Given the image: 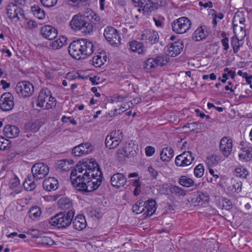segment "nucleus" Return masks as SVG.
Masks as SVG:
<instances>
[{
    "label": "nucleus",
    "instance_id": "2f4dec72",
    "mask_svg": "<svg viewBox=\"0 0 252 252\" xmlns=\"http://www.w3.org/2000/svg\"><path fill=\"white\" fill-rule=\"evenodd\" d=\"M160 158L163 161H169L174 156L173 150L170 147H165L161 151Z\"/></svg>",
    "mask_w": 252,
    "mask_h": 252
},
{
    "label": "nucleus",
    "instance_id": "c85d7f7f",
    "mask_svg": "<svg viewBox=\"0 0 252 252\" xmlns=\"http://www.w3.org/2000/svg\"><path fill=\"white\" fill-rule=\"evenodd\" d=\"M208 36V33L205 31L203 27H198L192 34V39L196 41H200L205 39Z\"/></svg>",
    "mask_w": 252,
    "mask_h": 252
},
{
    "label": "nucleus",
    "instance_id": "39448f33",
    "mask_svg": "<svg viewBox=\"0 0 252 252\" xmlns=\"http://www.w3.org/2000/svg\"><path fill=\"white\" fill-rule=\"evenodd\" d=\"M69 24L73 31H80L85 34H90L93 31V25L86 21L85 17L80 14L74 15Z\"/></svg>",
    "mask_w": 252,
    "mask_h": 252
},
{
    "label": "nucleus",
    "instance_id": "473e14b6",
    "mask_svg": "<svg viewBox=\"0 0 252 252\" xmlns=\"http://www.w3.org/2000/svg\"><path fill=\"white\" fill-rule=\"evenodd\" d=\"M106 56L105 53H99L97 55L92 59L93 64L96 67H100L106 61Z\"/></svg>",
    "mask_w": 252,
    "mask_h": 252
},
{
    "label": "nucleus",
    "instance_id": "423d86ee",
    "mask_svg": "<svg viewBox=\"0 0 252 252\" xmlns=\"http://www.w3.org/2000/svg\"><path fill=\"white\" fill-rule=\"evenodd\" d=\"M56 105V99L47 88L42 89L39 92L36 100V106L44 110H49Z\"/></svg>",
    "mask_w": 252,
    "mask_h": 252
},
{
    "label": "nucleus",
    "instance_id": "a211bd4d",
    "mask_svg": "<svg viewBox=\"0 0 252 252\" xmlns=\"http://www.w3.org/2000/svg\"><path fill=\"white\" fill-rule=\"evenodd\" d=\"M183 47L184 45L182 41H176L167 46L166 53L168 56L174 57L180 54Z\"/></svg>",
    "mask_w": 252,
    "mask_h": 252
},
{
    "label": "nucleus",
    "instance_id": "cd10ccee",
    "mask_svg": "<svg viewBox=\"0 0 252 252\" xmlns=\"http://www.w3.org/2000/svg\"><path fill=\"white\" fill-rule=\"evenodd\" d=\"M58 205L62 210L67 212L69 210H74L72 208V201L66 197H62L58 200Z\"/></svg>",
    "mask_w": 252,
    "mask_h": 252
},
{
    "label": "nucleus",
    "instance_id": "338daca9",
    "mask_svg": "<svg viewBox=\"0 0 252 252\" xmlns=\"http://www.w3.org/2000/svg\"><path fill=\"white\" fill-rule=\"evenodd\" d=\"M27 25L30 28H34L37 26L36 23L32 20L29 21L27 23Z\"/></svg>",
    "mask_w": 252,
    "mask_h": 252
},
{
    "label": "nucleus",
    "instance_id": "6e6552de",
    "mask_svg": "<svg viewBox=\"0 0 252 252\" xmlns=\"http://www.w3.org/2000/svg\"><path fill=\"white\" fill-rule=\"evenodd\" d=\"M103 34L106 40L111 45L117 47L121 44V36L115 28L109 26L106 27Z\"/></svg>",
    "mask_w": 252,
    "mask_h": 252
},
{
    "label": "nucleus",
    "instance_id": "f704fd0d",
    "mask_svg": "<svg viewBox=\"0 0 252 252\" xmlns=\"http://www.w3.org/2000/svg\"><path fill=\"white\" fill-rule=\"evenodd\" d=\"M31 11L33 15L39 19L42 20L45 17V11L38 5H34L31 7Z\"/></svg>",
    "mask_w": 252,
    "mask_h": 252
},
{
    "label": "nucleus",
    "instance_id": "4be33fe9",
    "mask_svg": "<svg viewBox=\"0 0 252 252\" xmlns=\"http://www.w3.org/2000/svg\"><path fill=\"white\" fill-rule=\"evenodd\" d=\"M145 207V212L143 214L144 218L152 216L155 212L157 207L155 200L151 199L144 202Z\"/></svg>",
    "mask_w": 252,
    "mask_h": 252
},
{
    "label": "nucleus",
    "instance_id": "5fc2aeb1",
    "mask_svg": "<svg viewBox=\"0 0 252 252\" xmlns=\"http://www.w3.org/2000/svg\"><path fill=\"white\" fill-rule=\"evenodd\" d=\"M20 184V181L18 177H14L11 179L9 182V187L11 189L17 187Z\"/></svg>",
    "mask_w": 252,
    "mask_h": 252
},
{
    "label": "nucleus",
    "instance_id": "9d476101",
    "mask_svg": "<svg viewBox=\"0 0 252 252\" xmlns=\"http://www.w3.org/2000/svg\"><path fill=\"white\" fill-rule=\"evenodd\" d=\"M31 171L33 179L37 180L44 178L48 174L49 168L47 165L43 162H38L32 165Z\"/></svg>",
    "mask_w": 252,
    "mask_h": 252
},
{
    "label": "nucleus",
    "instance_id": "58836bf2",
    "mask_svg": "<svg viewBox=\"0 0 252 252\" xmlns=\"http://www.w3.org/2000/svg\"><path fill=\"white\" fill-rule=\"evenodd\" d=\"M221 160V157L217 155L213 154L209 156L206 158V163L209 167L211 166L216 165Z\"/></svg>",
    "mask_w": 252,
    "mask_h": 252
},
{
    "label": "nucleus",
    "instance_id": "6ab92c4d",
    "mask_svg": "<svg viewBox=\"0 0 252 252\" xmlns=\"http://www.w3.org/2000/svg\"><path fill=\"white\" fill-rule=\"evenodd\" d=\"M132 152L131 147L129 144H123L119 148L117 154L116 158L119 161H124L126 158H128Z\"/></svg>",
    "mask_w": 252,
    "mask_h": 252
},
{
    "label": "nucleus",
    "instance_id": "49530a36",
    "mask_svg": "<svg viewBox=\"0 0 252 252\" xmlns=\"http://www.w3.org/2000/svg\"><path fill=\"white\" fill-rule=\"evenodd\" d=\"M235 173L237 176L246 178L249 175L248 171L243 167H238L235 169Z\"/></svg>",
    "mask_w": 252,
    "mask_h": 252
},
{
    "label": "nucleus",
    "instance_id": "7ed1b4c3",
    "mask_svg": "<svg viewBox=\"0 0 252 252\" xmlns=\"http://www.w3.org/2000/svg\"><path fill=\"white\" fill-rule=\"evenodd\" d=\"M70 180L73 186L80 191L91 192L98 188V182L94 183L89 178L85 177L84 172L79 174L76 166L71 172Z\"/></svg>",
    "mask_w": 252,
    "mask_h": 252
},
{
    "label": "nucleus",
    "instance_id": "864d4df0",
    "mask_svg": "<svg viewBox=\"0 0 252 252\" xmlns=\"http://www.w3.org/2000/svg\"><path fill=\"white\" fill-rule=\"evenodd\" d=\"M221 35L223 37V38L221 40V42L222 43V45L224 46V50L225 51H227L229 47L228 44V38L226 37V34L224 32H222L221 34Z\"/></svg>",
    "mask_w": 252,
    "mask_h": 252
},
{
    "label": "nucleus",
    "instance_id": "5701e85b",
    "mask_svg": "<svg viewBox=\"0 0 252 252\" xmlns=\"http://www.w3.org/2000/svg\"><path fill=\"white\" fill-rule=\"evenodd\" d=\"M58 187V181L54 177H49L43 181V187L47 191L55 190Z\"/></svg>",
    "mask_w": 252,
    "mask_h": 252
},
{
    "label": "nucleus",
    "instance_id": "f257e3e1",
    "mask_svg": "<svg viewBox=\"0 0 252 252\" xmlns=\"http://www.w3.org/2000/svg\"><path fill=\"white\" fill-rule=\"evenodd\" d=\"M95 49L94 44L91 41L81 38L72 41L68 50L70 56L76 60L84 59L92 55Z\"/></svg>",
    "mask_w": 252,
    "mask_h": 252
},
{
    "label": "nucleus",
    "instance_id": "bf43d9fd",
    "mask_svg": "<svg viewBox=\"0 0 252 252\" xmlns=\"http://www.w3.org/2000/svg\"><path fill=\"white\" fill-rule=\"evenodd\" d=\"M148 169L149 172L150 173L152 178L153 179H156L157 176L158 175L157 171L152 166H149Z\"/></svg>",
    "mask_w": 252,
    "mask_h": 252
},
{
    "label": "nucleus",
    "instance_id": "774afa93",
    "mask_svg": "<svg viewBox=\"0 0 252 252\" xmlns=\"http://www.w3.org/2000/svg\"><path fill=\"white\" fill-rule=\"evenodd\" d=\"M141 100V98L137 97L133 98L132 100H131L130 101V102L132 105H135V104H137L139 103H140Z\"/></svg>",
    "mask_w": 252,
    "mask_h": 252
},
{
    "label": "nucleus",
    "instance_id": "e2e57ef3",
    "mask_svg": "<svg viewBox=\"0 0 252 252\" xmlns=\"http://www.w3.org/2000/svg\"><path fill=\"white\" fill-rule=\"evenodd\" d=\"M201 124H199L198 122H194L192 123H188L183 126V128H194L196 126H198L199 125H201Z\"/></svg>",
    "mask_w": 252,
    "mask_h": 252
},
{
    "label": "nucleus",
    "instance_id": "2eb2a0df",
    "mask_svg": "<svg viewBox=\"0 0 252 252\" xmlns=\"http://www.w3.org/2000/svg\"><path fill=\"white\" fill-rule=\"evenodd\" d=\"M7 16L10 19L17 18L20 19V16L24 17L23 10L13 3H9L6 7Z\"/></svg>",
    "mask_w": 252,
    "mask_h": 252
},
{
    "label": "nucleus",
    "instance_id": "79ce46f5",
    "mask_svg": "<svg viewBox=\"0 0 252 252\" xmlns=\"http://www.w3.org/2000/svg\"><path fill=\"white\" fill-rule=\"evenodd\" d=\"M30 217L33 220L38 218L41 214L40 208L38 206L32 207L29 212Z\"/></svg>",
    "mask_w": 252,
    "mask_h": 252
},
{
    "label": "nucleus",
    "instance_id": "3c124183",
    "mask_svg": "<svg viewBox=\"0 0 252 252\" xmlns=\"http://www.w3.org/2000/svg\"><path fill=\"white\" fill-rule=\"evenodd\" d=\"M9 140L3 137H0V150H6L10 147Z\"/></svg>",
    "mask_w": 252,
    "mask_h": 252
},
{
    "label": "nucleus",
    "instance_id": "de8ad7c7",
    "mask_svg": "<svg viewBox=\"0 0 252 252\" xmlns=\"http://www.w3.org/2000/svg\"><path fill=\"white\" fill-rule=\"evenodd\" d=\"M81 145H78L75 146L72 149V154L76 157H80L82 155H85V153H87L88 150L87 151L82 149Z\"/></svg>",
    "mask_w": 252,
    "mask_h": 252
},
{
    "label": "nucleus",
    "instance_id": "8fccbe9b",
    "mask_svg": "<svg viewBox=\"0 0 252 252\" xmlns=\"http://www.w3.org/2000/svg\"><path fill=\"white\" fill-rule=\"evenodd\" d=\"M39 238L40 239L39 242L43 245L52 246L54 244V241L49 237L44 236Z\"/></svg>",
    "mask_w": 252,
    "mask_h": 252
},
{
    "label": "nucleus",
    "instance_id": "603ef678",
    "mask_svg": "<svg viewBox=\"0 0 252 252\" xmlns=\"http://www.w3.org/2000/svg\"><path fill=\"white\" fill-rule=\"evenodd\" d=\"M40 1L44 7L51 8L56 5L58 0H40Z\"/></svg>",
    "mask_w": 252,
    "mask_h": 252
},
{
    "label": "nucleus",
    "instance_id": "c756f323",
    "mask_svg": "<svg viewBox=\"0 0 252 252\" xmlns=\"http://www.w3.org/2000/svg\"><path fill=\"white\" fill-rule=\"evenodd\" d=\"M245 21L244 18H240L239 15H235L234 17L233 21V31L235 32V31L240 29L242 32L245 29V25L244 24Z\"/></svg>",
    "mask_w": 252,
    "mask_h": 252
},
{
    "label": "nucleus",
    "instance_id": "4d7b16f0",
    "mask_svg": "<svg viewBox=\"0 0 252 252\" xmlns=\"http://www.w3.org/2000/svg\"><path fill=\"white\" fill-rule=\"evenodd\" d=\"M79 145H81L82 146L81 148L82 150H84L86 151L88 150L87 153H85V155L90 153L93 150V146L89 143H82Z\"/></svg>",
    "mask_w": 252,
    "mask_h": 252
},
{
    "label": "nucleus",
    "instance_id": "72a5a7b5",
    "mask_svg": "<svg viewBox=\"0 0 252 252\" xmlns=\"http://www.w3.org/2000/svg\"><path fill=\"white\" fill-rule=\"evenodd\" d=\"M140 7L144 12L147 13L154 11L156 7L151 0H141Z\"/></svg>",
    "mask_w": 252,
    "mask_h": 252
},
{
    "label": "nucleus",
    "instance_id": "f8f14e48",
    "mask_svg": "<svg viewBox=\"0 0 252 252\" xmlns=\"http://www.w3.org/2000/svg\"><path fill=\"white\" fill-rule=\"evenodd\" d=\"M194 159L190 151H185L176 157L175 162L177 166L184 167L191 164Z\"/></svg>",
    "mask_w": 252,
    "mask_h": 252
},
{
    "label": "nucleus",
    "instance_id": "13d9d810",
    "mask_svg": "<svg viewBox=\"0 0 252 252\" xmlns=\"http://www.w3.org/2000/svg\"><path fill=\"white\" fill-rule=\"evenodd\" d=\"M155 152V149L153 146H148L145 148V153L147 157H151L154 155Z\"/></svg>",
    "mask_w": 252,
    "mask_h": 252
},
{
    "label": "nucleus",
    "instance_id": "37998d69",
    "mask_svg": "<svg viewBox=\"0 0 252 252\" xmlns=\"http://www.w3.org/2000/svg\"><path fill=\"white\" fill-rule=\"evenodd\" d=\"M144 66L145 68L153 71L157 68L155 60L154 58H149L144 62Z\"/></svg>",
    "mask_w": 252,
    "mask_h": 252
},
{
    "label": "nucleus",
    "instance_id": "dca6fc26",
    "mask_svg": "<svg viewBox=\"0 0 252 252\" xmlns=\"http://www.w3.org/2000/svg\"><path fill=\"white\" fill-rule=\"evenodd\" d=\"M40 34L41 36L48 40H53L58 35V31L54 27L50 25H45L40 28Z\"/></svg>",
    "mask_w": 252,
    "mask_h": 252
},
{
    "label": "nucleus",
    "instance_id": "f03ea898",
    "mask_svg": "<svg viewBox=\"0 0 252 252\" xmlns=\"http://www.w3.org/2000/svg\"><path fill=\"white\" fill-rule=\"evenodd\" d=\"M79 174L84 172V176L89 178L94 183L98 182V187L102 183V173L97 162L92 159H87L81 164L76 165Z\"/></svg>",
    "mask_w": 252,
    "mask_h": 252
},
{
    "label": "nucleus",
    "instance_id": "20e7f679",
    "mask_svg": "<svg viewBox=\"0 0 252 252\" xmlns=\"http://www.w3.org/2000/svg\"><path fill=\"white\" fill-rule=\"evenodd\" d=\"M74 214V210L64 211L56 214L43 223L47 224L48 223L51 226H56L59 228H65L71 224Z\"/></svg>",
    "mask_w": 252,
    "mask_h": 252
},
{
    "label": "nucleus",
    "instance_id": "ea45409f",
    "mask_svg": "<svg viewBox=\"0 0 252 252\" xmlns=\"http://www.w3.org/2000/svg\"><path fill=\"white\" fill-rule=\"evenodd\" d=\"M66 42V39L63 36L52 42L50 46L53 49H58L62 47Z\"/></svg>",
    "mask_w": 252,
    "mask_h": 252
},
{
    "label": "nucleus",
    "instance_id": "6e6d98bb",
    "mask_svg": "<svg viewBox=\"0 0 252 252\" xmlns=\"http://www.w3.org/2000/svg\"><path fill=\"white\" fill-rule=\"evenodd\" d=\"M92 22H98L100 21V17L93 11L87 16Z\"/></svg>",
    "mask_w": 252,
    "mask_h": 252
},
{
    "label": "nucleus",
    "instance_id": "7c9ffc66",
    "mask_svg": "<svg viewBox=\"0 0 252 252\" xmlns=\"http://www.w3.org/2000/svg\"><path fill=\"white\" fill-rule=\"evenodd\" d=\"M73 163L72 160H60L57 163V167L62 171H68L71 167V164Z\"/></svg>",
    "mask_w": 252,
    "mask_h": 252
},
{
    "label": "nucleus",
    "instance_id": "bb28decb",
    "mask_svg": "<svg viewBox=\"0 0 252 252\" xmlns=\"http://www.w3.org/2000/svg\"><path fill=\"white\" fill-rule=\"evenodd\" d=\"M129 49L133 52H136L139 54H143L146 52V49L142 42L136 40H133L129 42Z\"/></svg>",
    "mask_w": 252,
    "mask_h": 252
},
{
    "label": "nucleus",
    "instance_id": "1a4fd4ad",
    "mask_svg": "<svg viewBox=\"0 0 252 252\" xmlns=\"http://www.w3.org/2000/svg\"><path fill=\"white\" fill-rule=\"evenodd\" d=\"M123 137V132L121 130L112 131L105 138L106 147L110 149L116 148L121 143Z\"/></svg>",
    "mask_w": 252,
    "mask_h": 252
},
{
    "label": "nucleus",
    "instance_id": "0e129e2a",
    "mask_svg": "<svg viewBox=\"0 0 252 252\" xmlns=\"http://www.w3.org/2000/svg\"><path fill=\"white\" fill-rule=\"evenodd\" d=\"M124 100V97L122 95H116L113 96V101L115 102H122Z\"/></svg>",
    "mask_w": 252,
    "mask_h": 252
},
{
    "label": "nucleus",
    "instance_id": "69168bd1",
    "mask_svg": "<svg viewBox=\"0 0 252 252\" xmlns=\"http://www.w3.org/2000/svg\"><path fill=\"white\" fill-rule=\"evenodd\" d=\"M132 185L135 187V188H140L141 186V182L140 181V180L138 179H137V180H135L133 183H132Z\"/></svg>",
    "mask_w": 252,
    "mask_h": 252
},
{
    "label": "nucleus",
    "instance_id": "0eeeda50",
    "mask_svg": "<svg viewBox=\"0 0 252 252\" xmlns=\"http://www.w3.org/2000/svg\"><path fill=\"white\" fill-rule=\"evenodd\" d=\"M191 22L187 17H182L171 23L173 31L177 34H183L186 32L191 27Z\"/></svg>",
    "mask_w": 252,
    "mask_h": 252
},
{
    "label": "nucleus",
    "instance_id": "393cba45",
    "mask_svg": "<svg viewBox=\"0 0 252 252\" xmlns=\"http://www.w3.org/2000/svg\"><path fill=\"white\" fill-rule=\"evenodd\" d=\"M72 222L74 228L77 230H83L87 225L85 217L81 214L78 215Z\"/></svg>",
    "mask_w": 252,
    "mask_h": 252
},
{
    "label": "nucleus",
    "instance_id": "9b49d317",
    "mask_svg": "<svg viewBox=\"0 0 252 252\" xmlns=\"http://www.w3.org/2000/svg\"><path fill=\"white\" fill-rule=\"evenodd\" d=\"M15 90L19 96L26 97L32 94L34 88L32 84L29 82L22 81L17 84Z\"/></svg>",
    "mask_w": 252,
    "mask_h": 252
},
{
    "label": "nucleus",
    "instance_id": "ddd939ff",
    "mask_svg": "<svg viewBox=\"0 0 252 252\" xmlns=\"http://www.w3.org/2000/svg\"><path fill=\"white\" fill-rule=\"evenodd\" d=\"M14 106V96L10 93L2 94L0 98V108L4 111L11 110Z\"/></svg>",
    "mask_w": 252,
    "mask_h": 252
},
{
    "label": "nucleus",
    "instance_id": "f3484780",
    "mask_svg": "<svg viewBox=\"0 0 252 252\" xmlns=\"http://www.w3.org/2000/svg\"><path fill=\"white\" fill-rule=\"evenodd\" d=\"M126 182L127 178L126 176L124 174L120 173L113 174L110 179L111 185L116 189L124 187Z\"/></svg>",
    "mask_w": 252,
    "mask_h": 252
},
{
    "label": "nucleus",
    "instance_id": "b1692460",
    "mask_svg": "<svg viewBox=\"0 0 252 252\" xmlns=\"http://www.w3.org/2000/svg\"><path fill=\"white\" fill-rule=\"evenodd\" d=\"M20 130L19 128L13 125H7L3 129L4 135L9 138H13L19 135Z\"/></svg>",
    "mask_w": 252,
    "mask_h": 252
},
{
    "label": "nucleus",
    "instance_id": "680f3d73",
    "mask_svg": "<svg viewBox=\"0 0 252 252\" xmlns=\"http://www.w3.org/2000/svg\"><path fill=\"white\" fill-rule=\"evenodd\" d=\"M242 184L241 182H237L236 184L233 185V188L235 189V191L239 192L241 191L242 189Z\"/></svg>",
    "mask_w": 252,
    "mask_h": 252
},
{
    "label": "nucleus",
    "instance_id": "e433bc0d",
    "mask_svg": "<svg viewBox=\"0 0 252 252\" xmlns=\"http://www.w3.org/2000/svg\"><path fill=\"white\" fill-rule=\"evenodd\" d=\"M179 184L185 187L189 188L194 185L193 180L187 176H181L178 181Z\"/></svg>",
    "mask_w": 252,
    "mask_h": 252
},
{
    "label": "nucleus",
    "instance_id": "052dcab7",
    "mask_svg": "<svg viewBox=\"0 0 252 252\" xmlns=\"http://www.w3.org/2000/svg\"><path fill=\"white\" fill-rule=\"evenodd\" d=\"M223 206L225 208L226 210H230L232 208V204L231 201L227 199L223 200Z\"/></svg>",
    "mask_w": 252,
    "mask_h": 252
},
{
    "label": "nucleus",
    "instance_id": "a18cd8bd",
    "mask_svg": "<svg viewBox=\"0 0 252 252\" xmlns=\"http://www.w3.org/2000/svg\"><path fill=\"white\" fill-rule=\"evenodd\" d=\"M155 60L157 67L158 66H163L166 64L168 62L167 58L165 56H158L156 58Z\"/></svg>",
    "mask_w": 252,
    "mask_h": 252
},
{
    "label": "nucleus",
    "instance_id": "09e8293b",
    "mask_svg": "<svg viewBox=\"0 0 252 252\" xmlns=\"http://www.w3.org/2000/svg\"><path fill=\"white\" fill-rule=\"evenodd\" d=\"M204 168L202 164H199L194 169V174L196 177L200 178L204 174Z\"/></svg>",
    "mask_w": 252,
    "mask_h": 252
},
{
    "label": "nucleus",
    "instance_id": "412c9836",
    "mask_svg": "<svg viewBox=\"0 0 252 252\" xmlns=\"http://www.w3.org/2000/svg\"><path fill=\"white\" fill-rule=\"evenodd\" d=\"M209 201V196L206 192L197 191L194 193L193 196L191 198V202L194 203H197L195 205H202L203 203H208Z\"/></svg>",
    "mask_w": 252,
    "mask_h": 252
},
{
    "label": "nucleus",
    "instance_id": "a19ab883",
    "mask_svg": "<svg viewBox=\"0 0 252 252\" xmlns=\"http://www.w3.org/2000/svg\"><path fill=\"white\" fill-rule=\"evenodd\" d=\"M133 212L137 214L144 213L145 212V207L144 203L143 201H138L132 206Z\"/></svg>",
    "mask_w": 252,
    "mask_h": 252
},
{
    "label": "nucleus",
    "instance_id": "c03bdc74",
    "mask_svg": "<svg viewBox=\"0 0 252 252\" xmlns=\"http://www.w3.org/2000/svg\"><path fill=\"white\" fill-rule=\"evenodd\" d=\"M231 45L233 48L234 53H237L240 47V40L236 36H233L231 38Z\"/></svg>",
    "mask_w": 252,
    "mask_h": 252
},
{
    "label": "nucleus",
    "instance_id": "aec40b11",
    "mask_svg": "<svg viewBox=\"0 0 252 252\" xmlns=\"http://www.w3.org/2000/svg\"><path fill=\"white\" fill-rule=\"evenodd\" d=\"M141 39L145 40L151 44H155L159 40V35L156 31L153 30H145L142 35Z\"/></svg>",
    "mask_w": 252,
    "mask_h": 252
},
{
    "label": "nucleus",
    "instance_id": "a878e982",
    "mask_svg": "<svg viewBox=\"0 0 252 252\" xmlns=\"http://www.w3.org/2000/svg\"><path fill=\"white\" fill-rule=\"evenodd\" d=\"M240 160L248 161L252 159V147L247 146L241 148V152L239 154Z\"/></svg>",
    "mask_w": 252,
    "mask_h": 252
},
{
    "label": "nucleus",
    "instance_id": "c9c22d12",
    "mask_svg": "<svg viewBox=\"0 0 252 252\" xmlns=\"http://www.w3.org/2000/svg\"><path fill=\"white\" fill-rule=\"evenodd\" d=\"M169 191L178 197H183L186 194V191L178 186L171 185L169 187Z\"/></svg>",
    "mask_w": 252,
    "mask_h": 252
},
{
    "label": "nucleus",
    "instance_id": "4468645a",
    "mask_svg": "<svg viewBox=\"0 0 252 252\" xmlns=\"http://www.w3.org/2000/svg\"><path fill=\"white\" fill-rule=\"evenodd\" d=\"M233 147L232 140L227 136L223 137L220 140V150L225 157H228L231 154Z\"/></svg>",
    "mask_w": 252,
    "mask_h": 252
},
{
    "label": "nucleus",
    "instance_id": "4c0bfd02",
    "mask_svg": "<svg viewBox=\"0 0 252 252\" xmlns=\"http://www.w3.org/2000/svg\"><path fill=\"white\" fill-rule=\"evenodd\" d=\"M23 186L26 190L32 191L36 188V184L31 177H28L23 183Z\"/></svg>",
    "mask_w": 252,
    "mask_h": 252
}]
</instances>
